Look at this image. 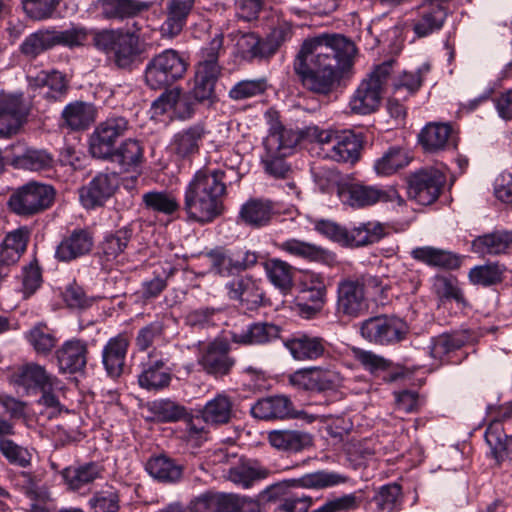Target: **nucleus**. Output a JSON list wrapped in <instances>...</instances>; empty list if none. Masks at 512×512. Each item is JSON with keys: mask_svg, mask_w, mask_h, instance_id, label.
I'll use <instances>...</instances> for the list:
<instances>
[{"mask_svg": "<svg viewBox=\"0 0 512 512\" xmlns=\"http://www.w3.org/2000/svg\"><path fill=\"white\" fill-rule=\"evenodd\" d=\"M92 512H118L120 509L119 493L114 488L97 491L88 501Z\"/></svg>", "mask_w": 512, "mask_h": 512, "instance_id": "64", "label": "nucleus"}, {"mask_svg": "<svg viewBox=\"0 0 512 512\" xmlns=\"http://www.w3.org/2000/svg\"><path fill=\"white\" fill-rule=\"evenodd\" d=\"M315 230L344 247H363L378 242L384 236V228L378 222L360 223L352 229L330 220H319Z\"/></svg>", "mask_w": 512, "mask_h": 512, "instance_id": "5", "label": "nucleus"}, {"mask_svg": "<svg viewBox=\"0 0 512 512\" xmlns=\"http://www.w3.org/2000/svg\"><path fill=\"white\" fill-rule=\"evenodd\" d=\"M226 495L206 492L192 499L187 507L189 512H225Z\"/></svg>", "mask_w": 512, "mask_h": 512, "instance_id": "63", "label": "nucleus"}, {"mask_svg": "<svg viewBox=\"0 0 512 512\" xmlns=\"http://www.w3.org/2000/svg\"><path fill=\"white\" fill-rule=\"evenodd\" d=\"M96 5L103 19L122 22L147 12L152 7V2L141 0H97Z\"/></svg>", "mask_w": 512, "mask_h": 512, "instance_id": "25", "label": "nucleus"}, {"mask_svg": "<svg viewBox=\"0 0 512 512\" xmlns=\"http://www.w3.org/2000/svg\"><path fill=\"white\" fill-rule=\"evenodd\" d=\"M240 179L234 166L198 170L184 190L182 208L187 220L204 225L221 216L227 185Z\"/></svg>", "mask_w": 512, "mask_h": 512, "instance_id": "2", "label": "nucleus"}, {"mask_svg": "<svg viewBox=\"0 0 512 512\" xmlns=\"http://www.w3.org/2000/svg\"><path fill=\"white\" fill-rule=\"evenodd\" d=\"M220 74L197 67L195 84L190 92L196 102L210 105L216 100L215 85Z\"/></svg>", "mask_w": 512, "mask_h": 512, "instance_id": "50", "label": "nucleus"}, {"mask_svg": "<svg viewBox=\"0 0 512 512\" xmlns=\"http://www.w3.org/2000/svg\"><path fill=\"white\" fill-rule=\"evenodd\" d=\"M293 34L292 23L284 17L276 15V19L272 17L270 32L265 38L275 54L284 43L292 39Z\"/></svg>", "mask_w": 512, "mask_h": 512, "instance_id": "61", "label": "nucleus"}, {"mask_svg": "<svg viewBox=\"0 0 512 512\" xmlns=\"http://www.w3.org/2000/svg\"><path fill=\"white\" fill-rule=\"evenodd\" d=\"M31 103L23 93L0 96V136L10 137L18 133L27 121Z\"/></svg>", "mask_w": 512, "mask_h": 512, "instance_id": "12", "label": "nucleus"}, {"mask_svg": "<svg viewBox=\"0 0 512 512\" xmlns=\"http://www.w3.org/2000/svg\"><path fill=\"white\" fill-rule=\"evenodd\" d=\"M149 411L162 423L178 422L187 417V408L171 399H157L149 404Z\"/></svg>", "mask_w": 512, "mask_h": 512, "instance_id": "55", "label": "nucleus"}, {"mask_svg": "<svg viewBox=\"0 0 512 512\" xmlns=\"http://www.w3.org/2000/svg\"><path fill=\"white\" fill-rule=\"evenodd\" d=\"M270 470L257 461H247L229 470V480L243 487L250 488L255 482L267 478Z\"/></svg>", "mask_w": 512, "mask_h": 512, "instance_id": "47", "label": "nucleus"}, {"mask_svg": "<svg viewBox=\"0 0 512 512\" xmlns=\"http://www.w3.org/2000/svg\"><path fill=\"white\" fill-rule=\"evenodd\" d=\"M194 3L195 0H168L166 6L167 17L161 26V32L164 36L173 38L181 33Z\"/></svg>", "mask_w": 512, "mask_h": 512, "instance_id": "35", "label": "nucleus"}, {"mask_svg": "<svg viewBox=\"0 0 512 512\" xmlns=\"http://www.w3.org/2000/svg\"><path fill=\"white\" fill-rule=\"evenodd\" d=\"M346 481V476L338 472L328 470H318L290 480L293 486L317 490L334 487L345 483Z\"/></svg>", "mask_w": 512, "mask_h": 512, "instance_id": "48", "label": "nucleus"}, {"mask_svg": "<svg viewBox=\"0 0 512 512\" xmlns=\"http://www.w3.org/2000/svg\"><path fill=\"white\" fill-rule=\"evenodd\" d=\"M51 185L29 182L16 189L8 200L10 209L20 216H33L50 208L55 199Z\"/></svg>", "mask_w": 512, "mask_h": 512, "instance_id": "8", "label": "nucleus"}, {"mask_svg": "<svg viewBox=\"0 0 512 512\" xmlns=\"http://www.w3.org/2000/svg\"><path fill=\"white\" fill-rule=\"evenodd\" d=\"M269 88L266 77L243 79L236 82L229 90L231 100L242 101L263 95Z\"/></svg>", "mask_w": 512, "mask_h": 512, "instance_id": "58", "label": "nucleus"}, {"mask_svg": "<svg viewBox=\"0 0 512 512\" xmlns=\"http://www.w3.org/2000/svg\"><path fill=\"white\" fill-rule=\"evenodd\" d=\"M274 213L272 201L251 199L242 205L239 218L246 225L260 228L270 223Z\"/></svg>", "mask_w": 512, "mask_h": 512, "instance_id": "42", "label": "nucleus"}, {"mask_svg": "<svg viewBox=\"0 0 512 512\" xmlns=\"http://www.w3.org/2000/svg\"><path fill=\"white\" fill-rule=\"evenodd\" d=\"M187 66L185 59L176 50L166 49L146 64L145 83L152 90L167 89L185 75Z\"/></svg>", "mask_w": 512, "mask_h": 512, "instance_id": "7", "label": "nucleus"}, {"mask_svg": "<svg viewBox=\"0 0 512 512\" xmlns=\"http://www.w3.org/2000/svg\"><path fill=\"white\" fill-rule=\"evenodd\" d=\"M263 268L269 282L282 294H288L293 287V267L278 258L268 259Z\"/></svg>", "mask_w": 512, "mask_h": 512, "instance_id": "45", "label": "nucleus"}, {"mask_svg": "<svg viewBox=\"0 0 512 512\" xmlns=\"http://www.w3.org/2000/svg\"><path fill=\"white\" fill-rule=\"evenodd\" d=\"M298 141V134L292 130L273 127L263 141L265 151L261 163L265 172L275 178H286L291 168L285 158L292 154Z\"/></svg>", "mask_w": 512, "mask_h": 512, "instance_id": "4", "label": "nucleus"}, {"mask_svg": "<svg viewBox=\"0 0 512 512\" xmlns=\"http://www.w3.org/2000/svg\"><path fill=\"white\" fill-rule=\"evenodd\" d=\"M118 187L115 173H98L79 191L81 204L87 209L102 206Z\"/></svg>", "mask_w": 512, "mask_h": 512, "instance_id": "20", "label": "nucleus"}, {"mask_svg": "<svg viewBox=\"0 0 512 512\" xmlns=\"http://www.w3.org/2000/svg\"><path fill=\"white\" fill-rule=\"evenodd\" d=\"M430 65L422 64L415 72L404 71L392 79V95L396 99H406L414 95L422 86L424 77L429 73Z\"/></svg>", "mask_w": 512, "mask_h": 512, "instance_id": "44", "label": "nucleus"}, {"mask_svg": "<svg viewBox=\"0 0 512 512\" xmlns=\"http://www.w3.org/2000/svg\"><path fill=\"white\" fill-rule=\"evenodd\" d=\"M280 335V328L277 325L267 322H255L247 326L241 332H232L231 340L242 345L266 344Z\"/></svg>", "mask_w": 512, "mask_h": 512, "instance_id": "36", "label": "nucleus"}, {"mask_svg": "<svg viewBox=\"0 0 512 512\" xmlns=\"http://www.w3.org/2000/svg\"><path fill=\"white\" fill-rule=\"evenodd\" d=\"M144 208L158 214L172 215L180 209L175 195L166 190H152L142 195Z\"/></svg>", "mask_w": 512, "mask_h": 512, "instance_id": "53", "label": "nucleus"}, {"mask_svg": "<svg viewBox=\"0 0 512 512\" xmlns=\"http://www.w3.org/2000/svg\"><path fill=\"white\" fill-rule=\"evenodd\" d=\"M28 82L31 90L38 92L49 103L63 101L69 89L66 76L57 70L40 71L35 76H29Z\"/></svg>", "mask_w": 512, "mask_h": 512, "instance_id": "18", "label": "nucleus"}, {"mask_svg": "<svg viewBox=\"0 0 512 512\" xmlns=\"http://www.w3.org/2000/svg\"><path fill=\"white\" fill-rule=\"evenodd\" d=\"M145 470L162 483L174 484L183 476V466L166 455L151 457L145 464Z\"/></svg>", "mask_w": 512, "mask_h": 512, "instance_id": "40", "label": "nucleus"}, {"mask_svg": "<svg viewBox=\"0 0 512 512\" xmlns=\"http://www.w3.org/2000/svg\"><path fill=\"white\" fill-rule=\"evenodd\" d=\"M62 118L72 130H84L94 122L95 109L89 103L75 101L65 106L62 111Z\"/></svg>", "mask_w": 512, "mask_h": 512, "instance_id": "49", "label": "nucleus"}, {"mask_svg": "<svg viewBox=\"0 0 512 512\" xmlns=\"http://www.w3.org/2000/svg\"><path fill=\"white\" fill-rule=\"evenodd\" d=\"M93 243V236L88 230L75 229L58 244L55 257L62 262L73 261L88 254Z\"/></svg>", "mask_w": 512, "mask_h": 512, "instance_id": "30", "label": "nucleus"}, {"mask_svg": "<svg viewBox=\"0 0 512 512\" xmlns=\"http://www.w3.org/2000/svg\"><path fill=\"white\" fill-rule=\"evenodd\" d=\"M210 270L215 275L229 277L239 273L231 249L217 247L207 253Z\"/></svg>", "mask_w": 512, "mask_h": 512, "instance_id": "60", "label": "nucleus"}, {"mask_svg": "<svg viewBox=\"0 0 512 512\" xmlns=\"http://www.w3.org/2000/svg\"><path fill=\"white\" fill-rule=\"evenodd\" d=\"M12 166L16 169L46 171L53 167V156L45 150L26 147L17 142L11 145Z\"/></svg>", "mask_w": 512, "mask_h": 512, "instance_id": "26", "label": "nucleus"}, {"mask_svg": "<svg viewBox=\"0 0 512 512\" xmlns=\"http://www.w3.org/2000/svg\"><path fill=\"white\" fill-rule=\"evenodd\" d=\"M53 44L55 46H64L69 49L82 47L86 44L89 36H93V30L79 24H72L65 30H56L50 28ZM96 29H94L95 31Z\"/></svg>", "mask_w": 512, "mask_h": 512, "instance_id": "54", "label": "nucleus"}, {"mask_svg": "<svg viewBox=\"0 0 512 512\" xmlns=\"http://www.w3.org/2000/svg\"><path fill=\"white\" fill-rule=\"evenodd\" d=\"M327 341L306 333H299L285 342L286 348L295 360H316L323 357L327 350Z\"/></svg>", "mask_w": 512, "mask_h": 512, "instance_id": "29", "label": "nucleus"}, {"mask_svg": "<svg viewBox=\"0 0 512 512\" xmlns=\"http://www.w3.org/2000/svg\"><path fill=\"white\" fill-rule=\"evenodd\" d=\"M253 417L261 420L304 418V411H297L292 401L284 395H276L259 399L251 407Z\"/></svg>", "mask_w": 512, "mask_h": 512, "instance_id": "22", "label": "nucleus"}, {"mask_svg": "<svg viewBox=\"0 0 512 512\" xmlns=\"http://www.w3.org/2000/svg\"><path fill=\"white\" fill-rule=\"evenodd\" d=\"M338 198L354 209L386 202H397L399 206L404 204V199L393 186L369 185L362 181L344 182L338 187Z\"/></svg>", "mask_w": 512, "mask_h": 512, "instance_id": "6", "label": "nucleus"}, {"mask_svg": "<svg viewBox=\"0 0 512 512\" xmlns=\"http://www.w3.org/2000/svg\"><path fill=\"white\" fill-rule=\"evenodd\" d=\"M410 163L406 151L398 146L388 148L374 161V171L378 176H390Z\"/></svg>", "mask_w": 512, "mask_h": 512, "instance_id": "51", "label": "nucleus"}, {"mask_svg": "<svg viewBox=\"0 0 512 512\" xmlns=\"http://www.w3.org/2000/svg\"><path fill=\"white\" fill-rule=\"evenodd\" d=\"M88 342L80 338L65 340L56 350L55 358L61 374L83 373L88 361Z\"/></svg>", "mask_w": 512, "mask_h": 512, "instance_id": "17", "label": "nucleus"}, {"mask_svg": "<svg viewBox=\"0 0 512 512\" xmlns=\"http://www.w3.org/2000/svg\"><path fill=\"white\" fill-rule=\"evenodd\" d=\"M206 133L205 126L201 123L181 129L171 139V153L179 160L192 161L199 154Z\"/></svg>", "mask_w": 512, "mask_h": 512, "instance_id": "21", "label": "nucleus"}, {"mask_svg": "<svg viewBox=\"0 0 512 512\" xmlns=\"http://www.w3.org/2000/svg\"><path fill=\"white\" fill-rule=\"evenodd\" d=\"M102 472L103 468L99 464L89 462L77 467L65 468L62 471V477L69 489L76 491L101 478Z\"/></svg>", "mask_w": 512, "mask_h": 512, "instance_id": "46", "label": "nucleus"}, {"mask_svg": "<svg viewBox=\"0 0 512 512\" xmlns=\"http://www.w3.org/2000/svg\"><path fill=\"white\" fill-rule=\"evenodd\" d=\"M506 267L498 262L475 266L469 271V279L475 285L489 287L501 283Z\"/></svg>", "mask_w": 512, "mask_h": 512, "instance_id": "57", "label": "nucleus"}, {"mask_svg": "<svg viewBox=\"0 0 512 512\" xmlns=\"http://www.w3.org/2000/svg\"><path fill=\"white\" fill-rule=\"evenodd\" d=\"M402 504V488L397 483L381 486L371 499L373 512H396Z\"/></svg>", "mask_w": 512, "mask_h": 512, "instance_id": "52", "label": "nucleus"}, {"mask_svg": "<svg viewBox=\"0 0 512 512\" xmlns=\"http://www.w3.org/2000/svg\"><path fill=\"white\" fill-rule=\"evenodd\" d=\"M93 46L109 56L117 68L131 70L146 52L147 45L136 31L105 28L93 31Z\"/></svg>", "mask_w": 512, "mask_h": 512, "instance_id": "3", "label": "nucleus"}, {"mask_svg": "<svg viewBox=\"0 0 512 512\" xmlns=\"http://www.w3.org/2000/svg\"><path fill=\"white\" fill-rule=\"evenodd\" d=\"M268 440L275 449L288 453H297L312 446L311 435L299 430H273L269 432Z\"/></svg>", "mask_w": 512, "mask_h": 512, "instance_id": "37", "label": "nucleus"}, {"mask_svg": "<svg viewBox=\"0 0 512 512\" xmlns=\"http://www.w3.org/2000/svg\"><path fill=\"white\" fill-rule=\"evenodd\" d=\"M230 344L224 339H215L200 353L198 364L208 375L218 379L230 374L236 359L230 354Z\"/></svg>", "mask_w": 512, "mask_h": 512, "instance_id": "15", "label": "nucleus"}, {"mask_svg": "<svg viewBox=\"0 0 512 512\" xmlns=\"http://www.w3.org/2000/svg\"><path fill=\"white\" fill-rule=\"evenodd\" d=\"M130 129L127 118L120 115H110L100 122L90 137V152L93 157L101 159L108 156L116 147V142Z\"/></svg>", "mask_w": 512, "mask_h": 512, "instance_id": "10", "label": "nucleus"}, {"mask_svg": "<svg viewBox=\"0 0 512 512\" xmlns=\"http://www.w3.org/2000/svg\"><path fill=\"white\" fill-rule=\"evenodd\" d=\"M355 44L336 33L305 39L293 61V71L307 91L328 96L352 69Z\"/></svg>", "mask_w": 512, "mask_h": 512, "instance_id": "1", "label": "nucleus"}, {"mask_svg": "<svg viewBox=\"0 0 512 512\" xmlns=\"http://www.w3.org/2000/svg\"><path fill=\"white\" fill-rule=\"evenodd\" d=\"M12 381L16 386L23 388L27 394L37 393L40 390L60 389L62 385L57 376L37 363L20 366L12 374Z\"/></svg>", "mask_w": 512, "mask_h": 512, "instance_id": "16", "label": "nucleus"}, {"mask_svg": "<svg viewBox=\"0 0 512 512\" xmlns=\"http://www.w3.org/2000/svg\"><path fill=\"white\" fill-rule=\"evenodd\" d=\"M54 48L50 29H40L28 35L20 45L21 53L30 59H35L41 53Z\"/></svg>", "mask_w": 512, "mask_h": 512, "instance_id": "59", "label": "nucleus"}, {"mask_svg": "<svg viewBox=\"0 0 512 512\" xmlns=\"http://www.w3.org/2000/svg\"><path fill=\"white\" fill-rule=\"evenodd\" d=\"M130 340L126 333L110 338L102 349V364L106 374L117 379L124 373Z\"/></svg>", "mask_w": 512, "mask_h": 512, "instance_id": "24", "label": "nucleus"}, {"mask_svg": "<svg viewBox=\"0 0 512 512\" xmlns=\"http://www.w3.org/2000/svg\"><path fill=\"white\" fill-rule=\"evenodd\" d=\"M140 367L138 383L141 388L148 391H159L170 385L172 373L167 366V360L157 357L154 351L148 354L147 359L141 362Z\"/></svg>", "mask_w": 512, "mask_h": 512, "instance_id": "19", "label": "nucleus"}, {"mask_svg": "<svg viewBox=\"0 0 512 512\" xmlns=\"http://www.w3.org/2000/svg\"><path fill=\"white\" fill-rule=\"evenodd\" d=\"M260 279L252 275H241L225 284L227 296L230 300L247 311H255L264 306L265 292Z\"/></svg>", "mask_w": 512, "mask_h": 512, "instance_id": "14", "label": "nucleus"}, {"mask_svg": "<svg viewBox=\"0 0 512 512\" xmlns=\"http://www.w3.org/2000/svg\"><path fill=\"white\" fill-rule=\"evenodd\" d=\"M512 248V231L495 230L476 237L472 241V250L482 256L506 254Z\"/></svg>", "mask_w": 512, "mask_h": 512, "instance_id": "32", "label": "nucleus"}, {"mask_svg": "<svg viewBox=\"0 0 512 512\" xmlns=\"http://www.w3.org/2000/svg\"><path fill=\"white\" fill-rule=\"evenodd\" d=\"M277 247L288 255L308 262H316L327 266H333L337 262L336 254L314 243L296 238H290L280 243Z\"/></svg>", "mask_w": 512, "mask_h": 512, "instance_id": "23", "label": "nucleus"}, {"mask_svg": "<svg viewBox=\"0 0 512 512\" xmlns=\"http://www.w3.org/2000/svg\"><path fill=\"white\" fill-rule=\"evenodd\" d=\"M382 93L380 84L368 78L363 80L350 100L351 110L361 115L374 112L381 102Z\"/></svg>", "mask_w": 512, "mask_h": 512, "instance_id": "33", "label": "nucleus"}, {"mask_svg": "<svg viewBox=\"0 0 512 512\" xmlns=\"http://www.w3.org/2000/svg\"><path fill=\"white\" fill-rule=\"evenodd\" d=\"M233 401L225 393H218L213 399L209 400L201 410V416L206 424L219 426L228 424L233 413Z\"/></svg>", "mask_w": 512, "mask_h": 512, "instance_id": "41", "label": "nucleus"}, {"mask_svg": "<svg viewBox=\"0 0 512 512\" xmlns=\"http://www.w3.org/2000/svg\"><path fill=\"white\" fill-rule=\"evenodd\" d=\"M484 437L498 463L506 460L512 463V435H506L503 425L499 422L490 423Z\"/></svg>", "mask_w": 512, "mask_h": 512, "instance_id": "43", "label": "nucleus"}, {"mask_svg": "<svg viewBox=\"0 0 512 512\" xmlns=\"http://www.w3.org/2000/svg\"><path fill=\"white\" fill-rule=\"evenodd\" d=\"M133 236L131 225H125L114 232L107 233L99 244V256L104 262L116 260L126 250Z\"/></svg>", "mask_w": 512, "mask_h": 512, "instance_id": "38", "label": "nucleus"}, {"mask_svg": "<svg viewBox=\"0 0 512 512\" xmlns=\"http://www.w3.org/2000/svg\"><path fill=\"white\" fill-rule=\"evenodd\" d=\"M418 140L423 149L430 153L456 147L453 128L447 123H428L420 131Z\"/></svg>", "mask_w": 512, "mask_h": 512, "instance_id": "28", "label": "nucleus"}, {"mask_svg": "<svg viewBox=\"0 0 512 512\" xmlns=\"http://www.w3.org/2000/svg\"><path fill=\"white\" fill-rule=\"evenodd\" d=\"M27 340L38 354L45 356L50 354L57 342L55 335L42 323L30 329Z\"/></svg>", "mask_w": 512, "mask_h": 512, "instance_id": "62", "label": "nucleus"}, {"mask_svg": "<svg viewBox=\"0 0 512 512\" xmlns=\"http://www.w3.org/2000/svg\"><path fill=\"white\" fill-rule=\"evenodd\" d=\"M411 257L427 266L436 268L453 270L461 265V259L457 254L432 246L414 248L411 251Z\"/></svg>", "mask_w": 512, "mask_h": 512, "instance_id": "34", "label": "nucleus"}, {"mask_svg": "<svg viewBox=\"0 0 512 512\" xmlns=\"http://www.w3.org/2000/svg\"><path fill=\"white\" fill-rule=\"evenodd\" d=\"M223 42L224 35L222 33L215 34L209 43L200 50L197 67L210 70V72H221L222 67L218 60L225 54Z\"/></svg>", "mask_w": 512, "mask_h": 512, "instance_id": "56", "label": "nucleus"}, {"mask_svg": "<svg viewBox=\"0 0 512 512\" xmlns=\"http://www.w3.org/2000/svg\"><path fill=\"white\" fill-rule=\"evenodd\" d=\"M448 15V8L442 4H426L419 19L414 23L413 31L418 37H426L440 30Z\"/></svg>", "mask_w": 512, "mask_h": 512, "instance_id": "39", "label": "nucleus"}, {"mask_svg": "<svg viewBox=\"0 0 512 512\" xmlns=\"http://www.w3.org/2000/svg\"><path fill=\"white\" fill-rule=\"evenodd\" d=\"M101 159L117 164L123 172H133L140 168L145 160L144 145L138 139L128 138Z\"/></svg>", "mask_w": 512, "mask_h": 512, "instance_id": "27", "label": "nucleus"}, {"mask_svg": "<svg viewBox=\"0 0 512 512\" xmlns=\"http://www.w3.org/2000/svg\"><path fill=\"white\" fill-rule=\"evenodd\" d=\"M362 138L352 131H343L336 137L335 143L324 148L326 157L336 162L355 163L360 157Z\"/></svg>", "mask_w": 512, "mask_h": 512, "instance_id": "31", "label": "nucleus"}, {"mask_svg": "<svg viewBox=\"0 0 512 512\" xmlns=\"http://www.w3.org/2000/svg\"><path fill=\"white\" fill-rule=\"evenodd\" d=\"M408 195L420 205L434 203L446 182L444 173L437 169H422L408 177Z\"/></svg>", "mask_w": 512, "mask_h": 512, "instance_id": "13", "label": "nucleus"}, {"mask_svg": "<svg viewBox=\"0 0 512 512\" xmlns=\"http://www.w3.org/2000/svg\"><path fill=\"white\" fill-rule=\"evenodd\" d=\"M361 336L377 345H394L406 339L409 326L397 316L379 315L364 320L360 326Z\"/></svg>", "mask_w": 512, "mask_h": 512, "instance_id": "9", "label": "nucleus"}, {"mask_svg": "<svg viewBox=\"0 0 512 512\" xmlns=\"http://www.w3.org/2000/svg\"><path fill=\"white\" fill-rule=\"evenodd\" d=\"M354 276L341 278L336 289V312L344 317L358 318L369 308L367 295Z\"/></svg>", "mask_w": 512, "mask_h": 512, "instance_id": "11", "label": "nucleus"}]
</instances>
